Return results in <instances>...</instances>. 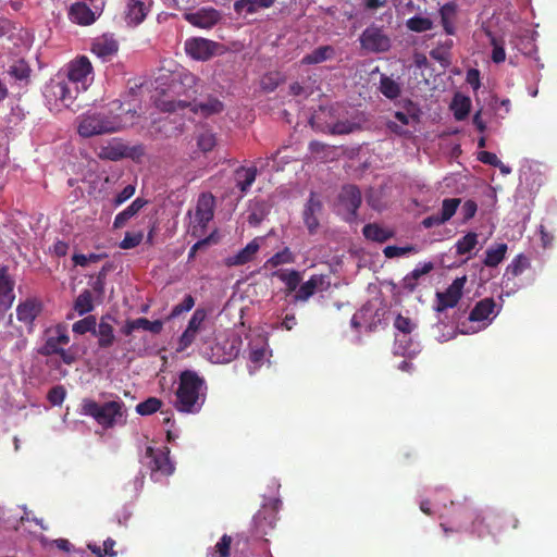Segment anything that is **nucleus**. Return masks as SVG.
<instances>
[{"label":"nucleus","instance_id":"1","mask_svg":"<svg viewBox=\"0 0 557 557\" xmlns=\"http://www.w3.org/2000/svg\"><path fill=\"white\" fill-rule=\"evenodd\" d=\"M207 383L194 370H184L180 373L178 386L175 392L174 407L183 413H198L207 398Z\"/></svg>","mask_w":557,"mask_h":557},{"label":"nucleus","instance_id":"2","mask_svg":"<svg viewBox=\"0 0 557 557\" xmlns=\"http://www.w3.org/2000/svg\"><path fill=\"white\" fill-rule=\"evenodd\" d=\"M459 511L472 519V533H475L479 539H484L485 534H490L494 539L499 537L509 528L517 530L519 528V519L512 515H498L492 513L483 517L481 515H473V510L469 506H459Z\"/></svg>","mask_w":557,"mask_h":557},{"label":"nucleus","instance_id":"3","mask_svg":"<svg viewBox=\"0 0 557 557\" xmlns=\"http://www.w3.org/2000/svg\"><path fill=\"white\" fill-rule=\"evenodd\" d=\"M70 342L69 326L64 323H57L44 331V343L37 352L44 357L57 355L65 364L71 366L76 362L77 356L71 349L64 348Z\"/></svg>","mask_w":557,"mask_h":557},{"label":"nucleus","instance_id":"4","mask_svg":"<svg viewBox=\"0 0 557 557\" xmlns=\"http://www.w3.org/2000/svg\"><path fill=\"white\" fill-rule=\"evenodd\" d=\"M124 124L112 112H89L81 117L78 134L84 138L120 132Z\"/></svg>","mask_w":557,"mask_h":557},{"label":"nucleus","instance_id":"5","mask_svg":"<svg viewBox=\"0 0 557 557\" xmlns=\"http://www.w3.org/2000/svg\"><path fill=\"white\" fill-rule=\"evenodd\" d=\"M82 413L92 417L102 428L112 429L125 417L126 408L122 400L99 404L94 399L85 398L82 404Z\"/></svg>","mask_w":557,"mask_h":557},{"label":"nucleus","instance_id":"6","mask_svg":"<svg viewBox=\"0 0 557 557\" xmlns=\"http://www.w3.org/2000/svg\"><path fill=\"white\" fill-rule=\"evenodd\" d=\"M78 95L77 87L66 83L62 74L50 78V82L44 86L46 102L57 108H72Z\"/></svg>","mask_w":557,"mask_h":557},{"label":"nucleus","instance_id":"7","mask_svg":"<svg viewBox=\"0 0 557 557\" xmlns=\"http://www.w3.org/2000/svg\"><path fill=\"white\" fill-rule=\"evenodd\" d=\"M63 77L71 86L77 87L78 94L86 91L94 81V67L90 60L86 55H82L71 61Z\"/></svg>","mask_w":557,"mask_h":557},{"label":"nucleus","instance_id":"8","mask_svg":"<svg viewBox=\"0 0 557 557\" xmlns=\"http://www.w3.org/2000/svg\"><path fill=\"white\" fill-rule=\"evenodd\" d=\"M170 453L171 450L168 446L160 448L148 446L146 448L145 457L149 459L147 465L153 480L157 481L159 476H169L174 473L175 465L170 458Z\"/></svg>","mask_w":557,"mask_h":557},{"label":"nucleus","instance_id":"9","mask_svg":"<svg viewBox=\"0 0 557 557\" xmlns=\"http://www.w3.org/2000/svg\"><path fill=\"white\" fill-rule=\"evenodd\" d=\"M190 107L194 113L200 112L205 117L219 114L224 110V104L216 98H208L203 102L190 103L184 100H170L162 102V110L166 112H176Z\"/></svg>","mask_w":557,"mask_h":557},{"label":"nucleus","instance_id":"10","mask_svg":"<svg viewBox=\"0 0 557 557\" xmlns=\"http://www.w3.org/2000/svg\"><path fill=\"white\" fill-rule=\"evenodd\" d=\"M361 202V193L357 186L346 185L342 188L338 195L337 207L344 221L347 223L355 222L358 216V210Z\"/></svg>","mask_w":557,"mask_h":557},{"label":"nucleus","instance_id":"11","mask_svg":"<svg viewBox=\"0 0 557 557\" xmlns=\"http://www.w3.org/2000/svg\"><path fill=\"white\" fill-rule=\"evenodd\" d=\"M187 55L197 61H208L214 55L223 53V45L202 37H193L185 41Z\"/></svg>","mask_w":557,"mask_h":557},{"label":"nucleus","instance_id":"12","mask_svg":"<svg viewBox=\"0 0 557 557\" xmlns=\"http://www.w3.org/2000/svg\"><path fill=\"white\" fill-rule=\"evenodd\" d=\"M144 147H128L120 140H113L99 149L98 157L101 160L117 162L123 159H139L144 156Z\"/></svg>","mask_w":557,"mask_h":557},{"label":"nucleus","instance_id":"13","mask_svg":"<svg viewBox=\"0 0 557 557\" xmlns=\"http://www.w3.org/2000/svg\"><path fill=\"white\" fill-rule=\"evenodd\" d=\"M215 199L211 194H202L195 211V224L191 228L193 236H202L207 225L214 216Z\"/></svg>","mask_w":557,"mask_h":557},{"label":"nucleus","instance_id":"14","mask_svg":"<svg viewBox=\"0 0 557 557\" xmlns=\"http://www.w3.org/2000/svg\"><path fill=\"white\" fill-rule=\"evenodd\" d=\"M466 283V275L457 276L453 280V282L446 287L444 292H436V302L434 309L437 312H443L448 308L455 307L462 297V289L465 288Z\"/></svg>","mask_w":557,"mask_h":557},{"label":"nucleus","instance_id":"15","mask_svg":"<svg viewBox=\"0 0 557 557\" xmlns=\"http://www.w3.org/2000/svg\"><path fill=\"white\" fill-rule=\"evenodd\" d=\"M104 3H95L88 5L86 2L78 1L71 5L69 11L70 20L78 25L88 26L94 24L101 15Z\"/></svg>","mask_w":557,"mask_h":557},{"label":"nucleus","instance_id":"16","mask_svg":"<svg viewBox=\"0 0 557 557\" xmlns=\"http://www.w3.org/2000/svg\"><path fill=\"white\" fill-rule=\"evenodd\" d=\"M360 45L364 50L379 53L387 51L391 47V41L382 29L371 26L362 32Z\"/></svg>","mask_w":557,"mask_h":557},{"label":"nucleus","instance_id":"17","mask_svg":"<svg viewBox=\"0 0 557 557\" xmlns=\"http://www.w3.org/2000/svg\"><path fill=\"white\" fill-rule=\"evenodd\" d=\"M184 18L193 26L209 29L219 23L221 13L214 8H202L197 12L185 13Z\"/></svg>","mask_w":557,"mask_h":557},{"label":"nucleus","instance_id":"18","mask_svg":"<svg viewBox=\"0 0 557 557\" xmlns=\"http://www.w3.org/2000/svg\"><path fill=\"white\" fill-rule=\"evenodd\" d=\"M113 322H115V318L110 313L102 315L100 321L97 322L94 335L98 337L100 348L107 349L114 344L116 337Z\"/></svg>","mask_w":557,"mask_h":557},{"label":"nucleus","instance_id":"19","mask_svg":"<svg viewBox=\"0 0 557 557\" xmlns=\"http://www.w3.org/2000/svg\"><path fill=\"white\" fill-rule=\"evenodd\" d=\"M327 284L326 275L312 274L307 281L300 282L293 297L294 302L307 301L318 289L324 288Z\"/></svg>","mask_w":557,"mask_h":557},{"label":"nucleus","instance_id":"20","mask_svg":"<svg viewBox=\"0 0 557 557\" xmlns=\"http://www.w3.org/2000/svg\"><path fill=\"white\" fill-rule=\"evenodd\" d=\"M41 311L42 302L37 298H28L25 301H21L15 308L17 320L29 325L30 329L34 326V320Z\"/></svg>","mask_w":557,"mask_h":557},{"label":"nucleus","instance_id":"21","mask_svg":"<svg viewBox=\"0 0 557 557\" xmlns=\"http://www.w3.org/2000/svg\"><path fill=\"white\" fill-rule=\"evenodd\" d=\"M137 330L149 331L153 334H159L163 330V322L161 320L150 321L148 318L140 317L137 319L126 320L125 324L122 326L121 332L129 336L133 332Z\"/></svg>","mask_w":557,"mask_h":557},{"label":"nucleus","instance_id":"22","mask_svg":"<svg viewBox=\"0 0 557 557\" xmlns=\"http://www.w3.org/2000/svg\"><path fill=\"white\" fill-rule=\"evenodd\" d=\"M322 211V203L315 197L313 193L310 194V197L305 206L302 211V220L309 232V234H315L319 227V220L317 215Z\"/></svg>","mask_w":557,"mask_h":557},{"label":"nucleus","instance_id":"23","mask_svg":"<svg viewBox=\"0 0 557 557\" xmlns=\"http://www.w3.org/2000/svg\"><path fill=\"white\" fill-rule=\"evenodd\" d=\"M91 52L103 61H109L119 52V42L112 36L103 35L94 40Z\"/></svg>","mask_w":557,"mask_h":557},{"label":"nucleus","instance_id":"24","mask_svg":"<svg viewBox=\"0 0 557 557\" xmlns=\"http://www.w3.org/2000/svg\"><path fill=\"white\" fill-rule=\"evenodd\" d=\"M150 11V3L145 0H128L126 7V22L131 26L140 25Z\"/></svg>","mask_w":557,"mask_h":557},{"label":"nucleus","instance_id":"25","mask_svg":"<svg viewBox=\"0 0 557 557\" xmlns=\"http://www.w3.org/2000/svg\"><path fill=\"white\" fill-rule=\"evenodd\" d=\"M362 236L371 243H386L395 236V231L389 226H381L377 222H369L362 226Z\"/></svg>","mask_w":557,"mask_h":557},{"label":"nucleus","instance_id":"26","mask_svg":"<svg viewBox=\"0 0 557 557\" xmlns=\"http://www.w3.org/2000/svg\"><path fill=\"white\" fill-rule=\"evenodd\" d=\"M260 249L258 239H251L244 248L238 250L236 255L225 258L224 262L227 267L242 265L253 259Z\"/></svg>","mask_w":557,"mask_h":557},{"label":"nucleus","instance_id":"27","mask_svg":"<svg viewBox=\"0 0 557 557\" xmlns=\"http://www.w3.org/2000/svg\"><path fill=\"white\" fill-rule=\"evenodd\" d=\"M440 23L444 29V33L448 36H453L456 33V18H457V5L454 2H447L443 4L440 10Z\"/></svg>","mask_w":557,"mask_h":557},{"label":"nucleus","instance_id":"28","mask_svg":"<svg viewBox=\"0 0 557 557\" xmlns=\"http://www.w3.org/2000/svg\"><path fill=\"white\" fill-rule=\"evenodd\" d=\"M272 276L277 277L285 284L286 294L296 293L301 282V273L296 269H277L272 272Z\"/></svg>","mask_w":557,"mask_h":557},{"label":"nucleus","instance_id":"29","mask_svg":"<svg viewBox=\"0 0 557 557\" xmlns=\"http://www.w3.org/2000/svg\"><path fill=\"white\" fill-rule=\"evenodd\" d=\"M14 299L13 282L4 267L0 268V313L5 311Z\"/></svg>","mask_w":557,"mask_h":557},{"label":"nucleus","instance_id":"30","mask_svg":"<svg viewBox=\"0 0 557 557\" xmlns=\"http://www.w3.org/2000/svg\"><path fill=\"white\" fill-rule=\"evenodd\" d=\"M275 0H237L234 2V11L237 14L245 13L251 15L259 10L271 8Z\"/></svg>","mask_w":557,"mask_h":557},{"label":"nucleus","instance_id":"31","mask_svg":"<svg viewBox=\"0 0 557 557\" xmlns=\"http://www.w3.org/2000/svg\"><path fill=\"white\" fill-rule=\"evenodd\" d=\"M257 169L240 166L235 171L236 187L242 194H247L257 178Z\"/></svg>","mask_w":557,"mask_h":557},{"label":"nucleus","instance_id":"32","mask_svg":"<svg viewBox=\"0 0 557 557\" xmlns=\"http://www.w3.org/2000/svg\"><path fill=\"white\" fill-rule=\"evenodd\" d=\"M495 312V299L485 297L479 301L470 311V321H484Z\"/></svg>","mask_w":557,"mask_h":557},{"label":"nucleus","instance_id":"33","mask_svg":"<svg viewBox=\"0 0 557 557\" xmlns=\"http://www.w3.org/2000/svg\"><path fill=\"white\" fill-rule=\"evenodd\" d=\"M335 55V49L332 46H320L312 50L310 53L306 54L301 59V64L304 65H312L319 64L326 60L332 59Z\"/></svg>","mask_w":557,"mask_h":557},{"label":"nucleus","instance_id":"34","mask_svg":"<svg viewBox=\"0 0 557 557\" xmlns=\"http://www.w3.org/2000/svg\"><path fill=\"white\" fill-rule=\"evenodd\" d=\"M147 205V201L137 198L133 203L127 207L124 211L115 215L113 227L115 230H120V227H123L131 219H133L136 214H138V211L143 209Z\"/></svg>","mask_w":557,"mask_h":557},{"label":"nucleus","instance_id":"35","mask_svg":"<svg viewBox=\"0 0 557 557\" xmlns=\"http://www.w3.org/2000/svg\"><path fill=\"white\" fill-rule=\"evenodd\" d=\"M508 244H496L495 246H490L485 250V259H483V264L490 268L497 267L498 263H502L506 258Z\"/></svg>","mask_w":557,"mask_h":557},{"label":"nucleus","instance_id":"36","mask_svg":"<svg viewBox=\"0 0 557 557\" xmlns=\"http://www.w3.org/2000/svg\"><path fill=\"white\" fill-rule=\"evenodd\" d=\"M295 259L296 256L292 252V250L289 248H284L267 259L263 263V268H276L282 264L293 263L295 262Z\"/></svg>","mask_w":557,"mask_h":557},{"label":"nucleus","instance_id":"37","mask_svg":"<svg viewBox=\"0 0 557 557\" xmlns=\"http://www.w3.org/2000/svg\"><path fill=\"white\" fill-rule=\"evenodd\" d=\"M95 308L94 296L90 289H84L75 299L74 309L83 315L89 313Z\"/></svg>","mask_w":557,"mask_h":557},{"label":"nucleus","instance_id":"38","mask_svg":"<svg viewBox=\"0 0 557 557\" xmlns=\"http://www.w3.org/2000/svg\"><path fill=\"white\" fill-rule=\"evenodd\" d=\"M478 245V233H466L463 237L457 239L455 244L456 255L465 256L475 249Z\"/></svg>","mask_w":557,"mask_h":557},{"label":"nucleus","instance_id":"39","mask_svg":"<svg viewBox=\"0 0 557 557\" xmlns=\"http://www.w3.org/2000/svg\"><path fill=\"white\" fill-rule=\"evenodd\" d=\"M380 92L387 99H396L400 95V86L388 76H381Z\"/></svg>","mask_w":557,"mask_h":557},{"label":"nucleus","instance_id":"40","mask_svg":"<svg viewBox=\"0 0 557 557\" xmlns=\"http://www.w3.org/2000/svg\"><path fill=\"white\" fill-rule=\"evenodd\" d=\"M326 127L331 135H348L360 129V125L358 123L349 120L337 121Z\"/></svg>","mask_w":557,"mask_h":557},{"label":"nucleus","instance_id":"41","mask_svg":"<svg viewBox=\"0 0 557 557\" xmlns=\"http://www.w3.org/2000/svg\"><path fill=\"white\" fill-rule=\"evenodd\" d=\"M451 110L456 121H463L471 110V100L468 97L461 99L454 98L451 102Z\"/></svg>","mask_w":557,"mask_h":557},{"label":"nucleus","instance_id":"42","mask_svg":"<svg viewBox=\"0 0 557 557\" xmlns=\"http://www.w3.org/2000/svg\"><path fill=\"white\" fill-rule=\"evenodd\" d=\"M163 401L158 397H149L136 406V412L140 416H150L162 408Z\"/></svg>","mask_w":557,"mask_h":557},{"label":"nucleus","instance_id":"43","mask_svg":"<svg viewBox=\"0 0 557 557\" xmlns=\"http://www.w3.org/2000/svg\"><path fill=\"white\" fill-rule=\"evenodd\" d=\"M394 117L397 122H399L401 125H409L410 123H418L419 122V109L413 106L411 102H409L407 111H396L394 113Z\"/></svg>","mask_w":557,"mask_h":557},{"label":"nucleus","instance_id":"44","mask_svg":"<svg viewBox=\"0 0 557 557\" xmlns=\"http://www.w3.org/2000/svg\"><path fill=\"white\" fill-rule=\"evenodd\" d=\"M197 146L202 152H210L216 146L215 135L209 129H202L197 136Z\"/></svg>","mask_w":557,"mask_h":557},{"label":"nucleus","instance_id":"45","mask_svg":"<svg viewBox=\"0 0 557 557\" xmlns=\"http://www.w3.org/2000/svg\"><path fill=\"white\" fill-rule=\"evenodd\" d=\"M97 325V318L94 314H89L73 324V332L76 334L84 335L88 332L95 334Z\"/></svg>","mask_w":557,"mask_h":557},{"label":"nucleus","instance_id":"46","mask_svg":"<svg viewBox=\"0 0 557 557\" xmlns=\"http://www.w3.org/2000/svg\"><path fill=\"white\" fill-rule=\"evenodd\" d=\"M530 259L525 255H517L508 264L506 273L512 276L520 275L525 269L530 267Z\"/></svg>","mask_w":557,"mask_h":557},{"label":"nucleus","instance_id":"47","mask_svg":"<svg viewBox=\"0 0 557 557\" xmlns=\"http://www.w3.org/2000/svg\"><path fill=\"white\" fill-rule=\"evenodd\" d=\"M406 26L411 32L422 33L430 30L433 26V23L428 17L416 15L406 21Z\"/></svg>","mask_w":557,"mask_h":557},{"label":"nucleus","instance_id":"48","mask_svg":"<svg viewBox=\"0 0 557 557\" xmlns=\"http://www.w3.org/2000/svg\"><path fill=\"white\" fill-rule=\"evenodd\" d=\"M459 207H460V199H457V198L444 199L442 201V208L440 211L442 221H444L445 223L447 221H449L454 216V213L457 211V209Z\"/></svg>","mask_w":557,"mask_h":557},{"label":"nucleus","instance_id":"49","mask_svg":"<svg viewBox=\"0 0 557 557\" xmlns=\"http://www.w3.org/2000/svg\"><path fill=\"white\" fill-rule=\"evenodd\" d=\"M30 73L29 65L23 60L14 62L9 70V74L17 81H27Z\"/></svg>","mask_w":557,"mask_h":557},{"label":"nucleus","instance_id":"50","mask_svg":"<svg viewBox=\"0 0 557 557\" xmlns=\"http://www.w3.org/2000/svg\"><path fill=\"white\" fill-rule=\"evenodd\" d=\"M145 238L144 231H137L136 233H126L122 243L120 244L121 249H134L143 243Z\"/></svg>","mask_w":557,"mask_h":557},{"label":"nucleus","instance_id":"51","mask_svg":"<svg viewBox=\"0 0 557 557\" xmlns=\"http://www.w3.org/2000/svg\"><path fill=\"white\" fill-rule=\"evenodd\" d=\"M406 253H417L416 246H385L383 248V255L386 258L406 256Z\"/></svg>","mask_w":557,"mask_h":557},{"label":"nucleus","instance_id":"52","mask_svg":"<svg viewBox=\"0 0 557 557\" xmlns=\"http://www.w3.org/2000/svg\"><path fill=\"white\" fill-rule=\"evenodd\" d=\"M195 306V298L193 295L190 294H187L183 301L175 305L173 308H172V311H171V314L170 317L171 318H175V317H178L180 314H182L183 312H186V311H189L193 309V307Z\"/></svg>","mask_w":557,"mask_h":557},{"label":"nucleus","instance_id":"53","mask_svg":"<svg viewBox=\"0 0 557 557\" xmlns=\"http://www.w3.org/2000/svg\"><path fill=\"white\" fill-rule=\"evenodd\" d=\"M206 317H207V312L205 309H202V308L196 309L188 322L187 327L190 329V331H196L198 333V331L201 327V324L206 320Z\"/></svg>","mask_w":557,"mask_h":557},{"label":"nucleus","instance_id":"54","mask_svg":"<svg viewBox=\"0 0 557 557\" xmlns=\"http://www.w3.org/2000/svg\"><path fill=\"white\" fill-rule=\"evenodd\" d=\"M66 389L62 385H57L48 391V401L57 406L64 401Z\"/></svg>","mask_w":557,"mask_h":557},{"label":"nucleus","instance_id":"55","mask_svg":"<svg viewBox=\"0 0 557 557\" xmlns=\"http://www.w3.org/2000/svg\"><path fill=\"white\" fill-rule=\"evenodd\" d=\"M492 60L494 63L499 64L506 61V50L504 45L498 44L496 38H492Z\"/></svg>","mask_w":557,"mask_h":557},{"label":"nucleus","instance_id":"56","mask_svg":"<svg viewBox=\"0 0 557 557\" xmlns=\"http://www.w3.org/2000/svg\"><path fill=\"white\" fill-rule=\"evenodd\" d=\"M394 326L404 334H409L413 330V324L408 317L397 314L394 320Z\"/></svg>","mask_w":557,"mask_h":557},{"label":"nucleus","instance_id":"57","mask_svg":"<svg viewBox=\"0 0 557 557\" xmlns=\"http://www.w3.org/2000/svg\"><path fill=\"white\" fill-rule=\"evenodd\" d=\"M476 160L483 164H487L494 168H499L502 165L499 158L490 151H481L479 156H476Z\"/></svg>","mask_w":557,"mask_h":557},{"label":"nucleus","instance_id":"58","mask_svg":"<svg viewBox=\"0 0 557 557\" xmlns=\"http://www.w3.org/2000/svg\"><path fill=\"white\" fill-rule=\"evenodd\" d=\"M232 537L224 534L215 545V550L219 557H230Z\"/></svg>","mask_w":557,"mask_h":557},{"label":"nucleus","instance_id":"59","mask_svg":"<svg viewBox=\"0 0 557 557\" xmlns=\"http://www.w3.org/2000/svg\"><path fill=\"white\" fill-rule=\"evenodd\" d=\"M430 57L437 61L443 67H447L450 63L449 53L444 49L435 47L429 52Z\"/></svg>","mask_w":557,"mask_h":557},{"label":"nucleus","instance_id":"60","mask_svg":"<svg viewBox=\"0 0 557 557\" xmlns=\"http://www.w3.org/2000/svg\"><path fill=\"white\" fill-rule=\"evenodd\" d=\"M102 258V255H95L91 252L90 255H75L73 256V261L76 265L86 267L89 262H97Z\"/></svg>","mask_w":557,"mask_h":557},{"label":"nucleus","instance_id":"61","mask_svg":"<svg viewBox=\"0 0 557 557\" xmlns=\"http://www.w3.org/2000/svg\"><path fill=\"white\" fill-rule=\"evenodd\" d=\"M136 193V188L133 185L126 186L115 198L114 205L116 207L122 206L127 200H129Z\"/></svg>","mask_w":557,"mask_h":557},{"label":"nucleus","instance_id":"62","mask_svg":"<svg viewBox=\"0 0 557 557\" xmlns=\"http://www.w3.org/2000/svg\"><path fill=\"white\" fill-rule=\"evenodd\" d=\"M478 212V203L473 200H468L461 206V214L463 221H469Z\"/></svg>","mask_w":557,"mask_h":557},{"label":"nucleus","instance_id":"63","mask_svg":"<svg viewBox=\"0 0 557 557\" xmlns=\"http://www.w3.org/2000/svg\"><path fill=\"white\" fill-rule=\"evenodd\" d=\"M197 335L196 331H190V329L186 327L183 334L180 337V346L182 349L187 348L193 344Z\"/></svg>","mask_w":557,"mask_h":557},{"label":"nucleus","instance_id":"64","mask_svg":"<svg viewBox=\"0 0 557 557\" xmlns=\"http://www.w3.org/2000/svg\"><path fill=\"white\" fill-rule=\"evenodd\" d=\"M466 82L468 85H471L474 90L480 89V71L476 69L468 70V74H466Z\"/></svg>","mask_w":557,"mask_h":557}]
</instances>
